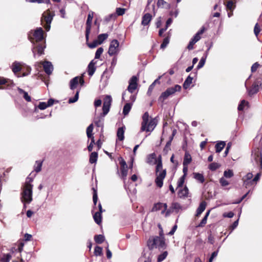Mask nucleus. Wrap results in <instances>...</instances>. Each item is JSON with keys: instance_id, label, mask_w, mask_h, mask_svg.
I'll return each instance as SVG.
<instances>
[{"instance_id": "52", "label": "nucleus", "mask_w": 262, "mask_h": 262, "mask_svg": "<svg viewBox=\"0 0 262 262\" xmlns=\"http://www.w3.org/2000/svg\"><path fill=\"white\" fill-rule=\"evenodd\" d=\"M95 123L98 127H102L103 126V119L101 118H96L95 120Z\"/></svg>"}, {"instance_id": "24", "label": "nucleus", "mask_w": 262, "mask_h": 262, "mask_svg": "<svg viewBox=\"0 0 262 262\" xmlns=\"http://www.w3.org/2000/svg\"><path fill=\"white\" fill-rule=\"evenodd\" d=\"M18 91L20 94H22L23 95V97L24 99L27 101L28 102H30L31 100V97L28 95V93L24 91L23 89L18 88Z\"/></svg>"}, {"instance_id": "3", "label": "nucleus", "mask_w": 262, "mask_h": 262, "mask_svg": "<svg viewBox=\"0 0 262 262\" xmlns=\"http://www.w3.org/2000/svg\"><path fill=\"white\" fill-rule=\"evenodd\" d=\"M156 162L157 163L156 169V178L155 183L158 187L161 188L163 186V180L166 177V169H163L162 168V157L161 155L159 156Z\"/></svg>"}, {"instance_id": "23", "label": "nucleus", "mask_w": 262, "mask_h": 262, "mask_svg": "<svg viewBox=\"0 0 262 262\" xmlns=\"http://www.w3.org/2000/svg\"><path fill=\"white\" fill-rule=\"evenodd\" d=\"M132 103H127L125 104L123 108V114L124 116L128 114L132 108Z\"/></svg>"}, {"instance_id": "34", "label": "nucleus", "mask_w": 262, "mask_h": 262, "mask_svg": "<svg viewBox=\"0 0 262 262\" xmlns=\"http://www.w3.org/2000/svg\"><path fill=\"white\" fill-rule=\"evenodd\" d=\"M108 34L107 33H103L98 35L97 40L99 41V43L101 44L104 40L107 39L108 37Z\"/></svg>"}, {"instance_id": "9", "label": "nucleus", "mask_w": 262, "mask_h": 262, "mask_svg": "<svg viewBox=\"0 0 262 262\" xmlns=\"http://www.w3.org/2000/svg\"><path fill=\"white\" fill-rule=\"evenodd\" d=\"M119 42L116 39L113 40L110 43L108 53L110 56H113L118 54L119 51Z\"/></svg>"}, {"instance_id": "64", "label": "nucleus", "mask_w": 262, "mask_h": 262, "mask_svg": "<svg viewBox=\"0 0 262 262\" xmlns=\"http://www.w3.org/2000/svg\"><path fill=\"white\" fill-rule=\"evenodd\" d=\"M45 48V47H42L41 46H38V47H37V52H38V54L39 55H41L42 54H43V50H44V48Z\"/></svg>"}, {"instance_id": "18", "label": "nucleus", "mask_w": 262, "mask_h": 262, "mask_svg": "<svg viewBox=\"0 0 262 262\" xmlns=\"http://www.w3.org/2000/svg\"><path fill=\"white\" fill-rule=\"evenodd\" d=\"M3 85H6L8 87H11L14 85V83L10 79L0 77V86Z\"/></svg>"}, {"instance_id": "31", "label": "nucleus", "mask_w": 262, "mask_h": 262, "mask_svg": "<svg viewBox=\"0 0 262 262\" xmlns=\"http://www.w3.org/2000/svg\"><path fill=\"white\" fill-rule=\"evenodd\" d=\"M94 240L96 243L100 244L104 241L105 237L101 234L96 235L94 237Z\"/></svg>"}, {"instance_id": "47", "label": "nucleus", "mask_w": 262, "mask_h": 262, "mask_svg": "<svg viewBox=\"0 0 262 262\" xmlns=\"http://www.w3.org/2000/svg\"><path fill=\"white\" fill-rule=\"evenodd\" d=\"M169 37H165L161 45V46H160L161 48L164 49L165 48H166V46L169 43Z\"/></svg>"}, {"instance_id": "33", "label": "nucleus", "mask_w": 262, "mask_h": 262, "mask_svg": "<svg viewBox=\"0 0 262 262\" xmlns=\"http://www.w3.org/2000/svg\"><path fill=\"white\" fill-rule=\"evenodd\" d=\"M102 214H93V219L95 222L98 225H100L102 222Z\"/></svg>"}, {"instance_id": "21", "label": "nucleus", "mask_w": 262, "mask_h": 262, "mask_svg": "<svg viewBox=\"0 0 262 262\" xmlns=\"http://www.w3.org/2000/svg\"><path fill=\"white\" fill-rule=\"evenodd\" d=\"M188 189L187 187H185L184 188L180 189L178 192V195L180 198L187 197L188 195Z\"/></svg>"}, {"instance_id": "48", "label": "nucleus", "mask_w": 262, "mask_h": 262, "mask_svg": "<svg viewBox=\"0 0 262 262\" xmlns=\"http://www.w3.org/2000/svg\"><path fill=\"white\" fill-rule=\"evenodd\" d=\"M79 93V91H77L76 92V93L74 97L73 98H71L69 99V103H74V102H76L78 99Z\"/></svg>"}, {"instance_id": "63", "label": "nucleus", "mask_w": 262, "mask_h": 262, "mask_svg": "<svg viewBox=\"0 0 262 262\" xmlns=\"http://www.w3.org/2000/svg\"><path fill=\"white\" fill-rule=\"evenodd\" d=\"M259 67V64L257 62L254 63L251 67V72H255Z\"/></svg>"}, {"instance_id": "35", "label": "nucleus", "mask_w": 262, "mask_h": 262, "mask_svg": "<svg viewBox=\"0 0 262 262\" xmlns=\"http://www.w3.org/2000/svg\"><path fill=\"white\" fill-rule=\"evenodd\" d=\"M168 252L167 251H164L161 254H159L158 256L157 262H162L166 258Z\"/></svg>"}, {"instance_id": "43", "label": "nucleus", "mask_w": 262, "mask_h": 262, "mask_svg": "<svg viewBox=\"0 0 262 262\" xmlns=\"http://www.w3.org/2000/svg\"><path fill=\"white\" fill-rule=\"evenodd\" d=\"M221 166L220 164L217 163H212L209 165V168L212 171L215 170Z\"/></svg>"}, {"instance_id": "57", "label": "nucleus", "mask_w": 262, "mask_h": 262, "mask_svg": "<svg viewBox=\"0 0 262 262\" xmlns=\"http://www.w3.org/2000/svg\"><path fill=\"white\" fill-rule=\"evenodd\" d=\"M48 107V106L47 105V102H40L38 106V107L41 110H45Z\"/></svg>"}, {"instance_id": "50", "label": "nucleus", "mask_w": 262, "mask_h": 262, "mask_svg": "<svg viewBox=\"0 0 262 262\" xmlns=\"http://www.w3.org/2000/svg\"><path fill=\"white\" fill-rule=\"evenodd\" d=\"M103 49L102 48L100 47V48H98L95 53V58L96 59H99L100 58L101 55L103 53Z\"/></svg>"}, {"instance_id": "22", "label": "nucleus", "mask_w": 262, "mask_h": 262, "mask_svg": "<svg viewBox=\"0 0 262 262\" xmlns=\"http://www.w3.org/2000/svg\"><path fill=\"white\" fill-rule=\"evenodd\" d=\"M124 129L125 128L124 127H121L118 129L117 136L120 141H122L124 140Z\"/></svg>"}, {"instance_id": "38", "label": "nucleus", "mask_w": 262, "mask_h": 262, "mask_svg": "<svg viewBox=\"0 0 262 262\" xmlns=\"http://www.w3.org/2000/svg\"><path fill=\"white\" fill-rule=\"evenodd\" d=\"M206 204L205 202H202L196 210V213H202L205 209Z\"/></svg>"}, {"instance_id": "26", "label": "nucleus", "mask_w": 262, "mask_h": 262, "mask_svg": "<svg viewBox=\"0 0 262 262\" xmlns=\"http://www.w3.org/2000/svg\"><path fill=\"white\" fill-rule=\"evenodd\" d=\"M226 143L224 141H220L215 145V150L216 152H220L224 148Z\"/></svg>"}, {"instance_id": "56", "label": "nucleus", "mask_w": 262, "mask_h": 262, "mask_svg": "<svg viewBox=\"0 0 262 262\" xmlns=\"http://www.w3.org/2000/svg\"><path fill=\"white\" fill-rule=\"evenodd\" d=\"M220 183L222 186H226L229 185V182L224 177H222L220 180Z\"/></svg>"}, {"instance_id": "55", "label": "nucleus", "mask_w": 262, "mask_h": 262, "mask_svg": "<svg viewBox=\"0 0 262 262\" xmlns=\"http://www.w3.org/2000/svg\"><path fill=\"white\" fill-rule=\"evenodd\" d=\"M170 141H168L163 149V151L165 152V154H167L168 151L170 150Z\"/></svg>"}, {"instance_id": "6", "label": "nucleus", "mask_w": 262, "mask_h": 262, "mask_svg": "<svg viewBox=\"0 0 262 262\" xmlns=\"http://www.w3.org/2000/svg\"><path fill=\"white\" fill-rule=\"evenodd\" d=\"M43 32L41 28H38L35 31H32L29 34L30 41L34 43L35 41L38 42L43 38Z\"/></svg>"}, {"instance_id": "39", "label": "nucleus", "mask_w": 262, "mask_h": 262, "mask_svg": "<svg viewBox=\"0 0 262 262\" xmlns=\"http://www.w3.org/2000/svg\"><path fill=\"white\" fill-rule=\"evenodd\" d=\"M209 215V214H206L201 222L196 226V227H204L207 223V220Z\"/></svg>"}, {"instance_id": "51", "label": "nucleus", "mask_w": 262, "mask_h": 262, "mask_svg": "<svg viewBox=\"0 0 262 262\" xmlns=\"http://www.w3.org/2000/svg\"><path fill=\"white\" fill-rule=\"evenodd\" d=\"M125 10L126 9L124 8H117L116 12L117 15L121 16L125 13Z\"/></svg>"}, {"instance_id": "12", "label": "nucleus", "mask_w": 262, "mask_h": 262, "mask_svg": "<svg viewBox=\"0 0 262 262\" xmlns=\"http://www.w3.org/2000/svg\"><path fill=\"white\" fill-rule=\"evenodd\" d=\"M167 205L165 203H158L155 204L152 209V211L165 213L167 209Z\"/></svg>"}, {"instance_id": "5", "label": "nucleus", "mask_w": 262, "mask_h": 262, "mask_svg": "<svg viewBox=\"0 0 262 262\" xmlns=\"http://www.w3.org/2000/svg\"><path fill=\"white\" fill-rule=\"evenodd\" d=\"M181 90V86L178 84L175 85L173 87L169 88L161 94L158 100L160 102H163L169 97L172 96L176 92H180Z\"/></svg>"}, {"instance_id": "61", "label": "nucleus", "mask_w": 262, "mask_h": 262, "mask_svg": "<svg viewBox=\"0 0 262 262\" xmlns=\"http://www.w3.org/2000/svg\"><path fill=\"white\" fill-rule=\"evenodd\" d=\"M94 193H93V202L95 205L96 204L97 200H98V196H97V191L93 188Z\"/></svg>"}, {"instance_id": "28", "label": "nucleus", "mask_w": 262, "mask_h": 262, "mask_svg": "<svg viewBox=\"0 0 262 262\" xmlns=\"http://www.w3.org/2000/svg\"><path fill=\"white\" fill-rule=\"evenodd\" d=\"M194 178L198 182L203 183L205 181V179L203 175L200 173H193Z\"/></svg>"}, {"instance_id": "27", "label": "nucleus", "mask_w": 262, "mask_h": 262, "mask_svg": "<svg viewBox=\"0 0 262 262\" xmlns=\"http://www.w3.org/2000/svg\"><path fill=\"white\" fill-rule=\"evenodd\" d=\"M191 160L190 155L188 152H186L183 163V165H188L191 162Z\"/></svg>"}, {"instance_id": "44", "label": "nucleus", "mask_w": 262, "mask_h": 262, "mask_svg": "<svg viewBox=\"0 0 262 262\" xmlns=\"http://www.w3.org/2000/svg\"><path fill=\"white\" fill-rule=\"evenodd\" d=\"M94 254L96 256H100L102 254V248L99 246L95 248Z\"/></svg>"}, {"instance_id": "41", "label": "nucleus", "mask_w": 262, "mask_h": 262, "mask_svg": "<svg viewBox=\"0 0 262 262\" xmlns=\"http://www.w3.org/2000/svg\"><path fill=\"white\" fill-rule=\"evenodd\" d=\"M11 258V255L10 254H4L2 258H1L2 262H9Z\"/></svg>"}, {"instance_id": "19", "label": "nucleus", "mask_w": 262, "mask_h": 262, "mask_svg": "<svg viewBox=\"0 0 262 262\" xmlns=\"http://www.w3.org/2000/svg\"><path fill=\"white\" fill-rule=\"evenodd\" d=\"M151 20V15L149 13H146L142 17V24L144 26L147 25Z\"/></svg>"}, {"instance_id": "20", "label": "nucleus", "mask_w": 262, "mask_h": 262, "mask_svg": "<svg viewBox=\"0 0 262 262\" xmlns=\"http://www.w3.org/2000/svg\"><path fill=\"white\" fill-rule=\"evenodd\" d=\"M259 86L261 88L260 85H259L258 83L255 82L252 85V88L248 91L249 94L250 95H252L256 94L258 91Z\"/></svg>"}, {"instance_id": "29", "label": "nucleus", "mask_w": 262, "mask_h": 262, "mask_svg": "<svg viewBox=\"0 0 262 262\" xmlns=\"http://www.w3.org/2000/svg\"><path fill=\"white\" fill-rule=\"evenodd\" d=\"M98 158V154L96 152H93L91 154L90 156V163L93 164L97 162Z\"/></svg>"}, {"instance_id": "40", "label": "nucleus", "mask_w": 262, "mask_h": 262, "mask_svg": "<svg viewBox=\"0 0 262 262\" xmlns=\"http://www.w3.org/2000/svg\"><path fill=\"white\" fill-rule=\"evenodd\" d=\"M99 41L97 39L94 40L92 43H88V40H86V43L89 48L93 49L96 47L97 46L100 45V43H98Z\"/></svg>"}, {"instance_id": "10", "label": "nucleus", "mask_w": 262, "mask_h": 262, "mask_svg": "<svg viewBox=\"0 0 262 262\" xmlns=\"http://www.w3.org/2000/svg\"><path fill=\"white\" fill-rule=\"evenodd\" d=\"M94 16V12H90L88 16V19L86 23V31H85V38L86 40L88 41L89 40V34L91 31V24L92 22V19Z\"/></svg>"}, {"instance_id": "25", "label": "nucleus", "mask_w": 262, "mask_h": 262, "mask_svg": "<svg viewBox=\"0 0 262 262\" xmlns=\"http://www.w3.org/2000/svg\"><path fill=\"white\" fill-rule=\"evenodd\" d=\"M157 161V160H156L155 154L153 153L148 156L147 163L149 164H154Z\"/></svg>"}, {"instance_id": "60", "label": "nucleus", "mask_w": 262, "mask_h": 262, "mask_svg": "<svg viewBox=\"0 0 262 262\" xmlns=\"http://www.w3.org/2000/svg\"><path fill=\"white\" fill-rule=\"evenodd\" d=\"M172 208L175 209L176 211H179L181 209V206L179 204L177 203H174L172 204Z\"/></svg>"}, {"instance_id": "14", "label": "nucleus", "mask_w": 262, "mask_h": 262, "mask_svg": "<svg viewBox=\"0 0 262 262\" xmlns=\"http://www.w3.org/2000/svg\"><path fill=\"white\" fill-rule=\"evenodd\" d=\"M21 64L20 62L15 61L13 62L11 66V69L13 73L15 74L17 77H24L28 75L29 73H23L22 75H17L16 73L21 70Z\"/></svg>"}, {"instance_id": "62", "label": "nucleus", "mask_w": 262, "mask_h": 262, "mask_svg": "<svg viewBox=\"0 0 262 262\" xmlns=\"http://www.w3.org/2000/svg\"><path fill=\"white\" fill-rule=\"evenodd\" d=\"M227 8L230 10H232L234 9V3L232 1H229L227 4Z\"/></svg>"}, {"instance_id": "37", "label": "nucleus", "mask_w": 262, "mask_h": 262, "mask_svg": "<svg viewBox=\"0 0 262 262\" xmlns=\"http://www.w3.org/2000/svg\"><path fill=\"white\" fill-rule=\"evenodd\" d=\"M93 130V124H90L86 129V135L89 138H92L93 136L92 132Z\"/></svg>"}, {"instance_id": "54", "label": "nucleus", "mask_w": 262, "mask_h": 262, "mask_svg": "<svg viewBox=\"0 0 262 262\" xmlns=\"http://www.w3.org/2000/svg\"><path fill=\"white\" fill-rule=\"evenodd\" d=\"M253 177V174L252 173H248L245 177V181L244 182V184L245 185H247L248 184V181L251 180Z\"/></svg>"}, {"instance_id": "32", "label": "nucleus", "mask_w": 262, "mask_h": 262, "mask_svg": "<svg viewBox=\"0 0 262 262\" xmlns=\"http://www.w3.org/2000/svg\"><path fill=\"white\" fill-rule=\"evenodd\" d=\"M207 57V53H206L205 54V55L203 57H202L201 58V59H200L199 63L197 66V68L198 69L202 68L204 66L205 62H206Z\"/></svg>"}, {"instance_id": "45", "label": "nucleus", "mask_w": 262, "mask_h": 262, "mask_svg": "<svg viewBox=\"0 0 262 262\" xmlns=\"http://www.w3.org/2000/svg\"><path fill=\"white\" fill-rule=\"evenodd\" d=\"M233 176V172L232 170L229 169L225 170L224 172V176L226 178H230Z\"/></svg>"}, {"instance_id": "42", "label": "nucleus", "mask_w": 262, "mask_h": 262, "mask_svg": "<svg viewBox=\"0 0 262 262\" xmlns=\"http://www.w3.org/2000/svg\"><path fill=\"white\" fill-rule=\"evenodd\" d=\"M41 166H42V162L41 161H36L35 165L34 166V170L36 172H39L41 169Z\"/></svg>"}, {"instance_id": "59", "label": "nucleus", "mask_w": 262, "mask_h": 262, "mask_svg": "<svg viewBox=\"0 0 262 262\" xmlns=\"http://www.w3.org/2000/svg\"><path fill=\"white\" fill-rule=\"evenodd\" d=\"M239 214H239L238 215V219L230 226V228L231 229V231H233L238 226V220H239Z\"/></svg>"}, {"instance_id": "53", "label": "nucleus", "mask_w": 262, "mask_h": 262, "mask_svg": "<svg viewBox=\"0 0 262 262\" xmlns=\"http://www.w3.org/2000/svg\"><path fill=\"white\" fill-rule=\"evenodd\" d=\"M185 178V177L182 176L179 178L177 182L178 188L181 187L183 185Z\"/></svg>"}, {"instance_id": "2", "label": "nucleus", "mask_w": 262, "mask_h": 262, "mask_svg": "<svg viewBox=\"0 0 262 262\" xmlns=\"http://www.w3.org/2000/svg\"><path fill=\"white\" fill-rule=\"evenodd\" d=\"M147 246L150 250L154 248L165 249L166 244L164 236L163 231L159 232V236L149 237L147 241Z\"/></svg>"}, {"instance_id": "1", "label": "nucleus", "mask_w": 262, "mask_h": 262, "mask_svg": "<svg viewBox=\"0 0 262 262\" xmlns=\"http://www.w3.org/2000/svg\"><path fill=\"white\" fill-rule=\"evenodd\" d=\"M33 178L29 177H27L26 182L22 187L21 193V200L24 204H29L32 201L33 194V185L32 182Z\"/></svg>"}, {"instance_id": "13", "label": "nucleus", "mask_w": 262, "mask_h": 262, "mask_svg": "<svg viewBox=\"0 0 262 262\" xmlns=\"http://www.w3.org/2000/svg\"><path fill=\"white\" fill-rule=\"evenodd\" d=\"M84 82V81L82 77H75L70 81V88L71 90H74L77 87L79 83H80L81 85H83Z\"/></svg>"}, {"instance_id": "30", "label": "nucleus", "mask_w": 262, "mask_h": 262, "mask_svg": "<svg viewBox=\"0 0 262 262\" xmlns=\"http://www.w3.org/2000/svg\"><path fill=\"white\" fill-rule=\"evenodd\" d=\"M192 77L189 76L185 80L184 83H183V88L185 89H187L190 86V85L192 83Z\"/></svg>"}, {"instance_id": "4", "label": "nucleus", "mask_w": 262, "mask_h": 262, "mask_svg": "<svg viewBox=\"0 0 262 262\" xmlns=\"http://www.w3.org/2000/svg\"><path fill=\"white\" fill-rule=\"evenodd\" d=\"M157 125V122L155 119H151L149 120V115L145 112L142 116V122L141 124V130L142 132H151Z\"/></svg>"}, {"instance_id": "11", "label": "nucleus", "mask_w": 262, "mask_h": 262, "mask_svg": "<svg viewBox=\"0 0 262 262\" xmlns=\"http://www.w3.org/2000/svg\"><path fill=\"white\" fill-rule=\"evenodd\" d=\"M138 78L137 76H133L129 81V85L127 88L128 92L132 94L133 93L137 88V81Z\"/></svg>"}, {"instance_id": "7", "label": "nucleus", "mask_w": 262, "mask_h": 262, "mask_svg": "<svg viewBox=\"0 0 262 262\" xmlns=\"http://www.w3.org/2000/svg\"><path fill=\"white\" fill-rule=\"evenodd\" d=\"M252 161L255 165H259L262 167V155L259 148H256L252 151Z\"/></svg>"}, {"instance_id": "17", "label": "nucleus", "mask_w": 262, "mask_h": 262, "mask_svg": "<svg viewBox=\"0 0 262 262\" xmlns=\"http://www.w3.org/2000/svg\"><path fill=\"white\" fill-rule=\"evenodd\" d=\"M96 62L94 60H92L88 65V72L90 76H92L96 71V67L95 66Z\"/></svg>"}, {"instance_id": "36", "label": "nucleus", "mask_w": 262, "mask_h": 262, "mask_svg": "<svg viewBox=\"0 0 262 262\" xmlns=\"http://www.w3.org/2000/svg\"><path fill=\"white\" fill-rule=\"evenodd\" d=\"M204 31V29H202L201 30H200L195 34V35L193 36L192 39L195 41L196 42L198 41L201 39V35L203 33Z\"/></svg>"}, {"instance_id": "46", "label": "nucleus", "mask_w": 262, "mask_h": 262, "mask_svg": "<svg viewBox=\"0 0 262 262\" xmlns=\"http://www.w3.org/2000/svg\"><path fill=\"white\" fill-rule=\"evenodd\" d=\"M127 167L121 168V177L123 180H125L127 175Z\"/></svg>"}, {"instance_id": "16", "label": "nucleus", "mask_w": 262, "mask_h": 262, "mask_svg": "<svg viewBox=\"0 0 262 262\" xmlns=\"http://www.w3.org/2000/svg\"><path fill=\"white\" fill-rule=\"evenodd\" d=\"M45 72L48 74L50 75L52 73L53 70V67L51 62L49 61H45L42 63Z\"/></svg>"}, {"instance_id": "49", "label": "nucleus", "mask_w": 262, "mask_h": 262, "mask_svg": "<svg viewBox=\"0 0 262 262\" xmlns=\"http://www.w3.org/2000/svg\"><path fill=\"white\" fill-rule=\"evenodd\" d=\"M247 104L248 102L246 101L245 100H243L238 106V110L243 111L244 109L245 106Z\"/></svg>"}, {"instance_id": "8", "label": "nucleus", "mask_w": 262, "mask_h": 262, "mask_svg": "<svg viewBox=\"0 0 262 262\" xmlns=\"http://www.w3.org/2000/svg\"><path fill=\"white\" fill-rule=\"evenodd\" d=\"M112 101V99L111 96L106 95L105 96L103 99V117H104L110 111V108L111 105Z\"/></svg>"}, {"instance_id": "58", "label": "nucleus", "mask_w": 262, "mask_h": 262, "mask_svg": "<svg viewBox=\"0 0 262 262\" xmlns=\"http://www.w3.org/2000/svg\"><path fill=\"white\" fill-rule=\"evenodd\" d=\"M259 32H260V27L258 25V23H256L255 25L254 29V32L256 37H257Z\"/></svg>"}, {"instance_id": "15", "label": "nucleus", "mask_w": 262, "mask_h": 262, "mask_svg": "<svg viewBox=\"0 0 262 262\" xmlns=\"http://www.w3.org/2000/svg\"><path fill=\"white\" fill-rule=\"evenodd\" d=\"M54 15V14L50 13L49 11L44 12L41 19L42 23L43 24L45 22L47 24H51Z\"/></svg>"}]
</instances>
